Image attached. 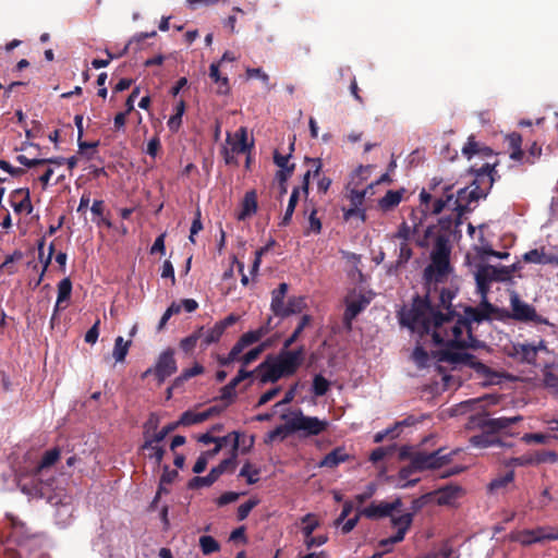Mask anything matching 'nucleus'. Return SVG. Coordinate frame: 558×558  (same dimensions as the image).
<instances>
[{"label": "nucleus", "instance_id": "obj_61", "mask_svg": "<svg viewBox=\"0 0 558 558\" xmlns=\"http://www.w3.org/2000/svg\"><path fill=\"white\" fill-rule=\"evenodd\" d=\"M198 341H201V337L198 336V331L196 330L191 336L182 339L180 345L182 350H184L185 352H190L196 347V343Z\"/></svg>", "mask_w": 558, "mask_h": 558}, {"label": "nucleus", "instance_id": "obj_16", "mask_svg": "<svg viewBox=\"0 0 558 558\" xmlns=\"http://www.w3.org/2000/svg\"><path fill=\"white\" fill-rule=\"evenodd\" d=\"M505 351L509 356L513 359L525 362V363H534L537 354L539 352H547V348L544 341H538L537 344L530 343H511L505 347Z\"/></svg>", "mask_w": 558, "mask_h": 558}, {"label": "nucleus", "instance_id": "obj_50", "mask_svg": "<svg viewBox=\"0 0 558 558\" xmlns=\"http://www.w3.org/2000/svg\"><path fill=\"white\" fill-rule=\"evenodd\" d=\"M408 425V421H402V422H399L397 423L393 427L391 428H388L384 432H379L377 433L375 436H374V441L375 442H380L385 439V437H388L390 436L391 438H395L399 435V430L403 427Z\"/></svg>", "mask_w": 558, "mask_h": 558}, {"label": "nucleus", "instance_id": "obj_8", "mask_svg": "<svg viewBox=\"0 0 558 558\" xmlns=\"http://www.w3.org/2000/svg\"><path fill=\"white\" fill-rule=\"evenodd\" d=\"M462 154L469 160H484V162L477 169L475 168V166H477L476 162L472 166L473 171L478 177L490 175V172L493 171L496 162L490 161V159L494 158V155L493 150L489 147L482 146L480 143L474 141L473 136H470L466 144L462 147Z\"/></svg>", "mask_w": 558, "mask_h": 558}, {"label": "nucleus", "instance_id": "obj_40", "mask_svg": "<svg viewBox=\"0 0 558 558\" xmlns=\"http://www.w3.org/2000/svg\"><path fill=\"white\" fill-rule=\"evenodd\" d=\"M90 211L95 216L94 220L97 226L112 227L111 221L105 216V205L102 201H94Z\"/></svg>", "mask_w": 558, "mask_h": 558}, {"label": "nucleus", "instance_id": "obj_6", "mask_svg": "<svg viewBox=\"0 0 558 558\" xmlns=\"http://www.w3.org/2000/svg\"><path fill=\"white\" fill-rule=\"evenodd\" d=\"M269 324H270V318L268 319L266 325H263L255 330H251V331L243 333L240 337V339L236 341V343L233 345V348L231 349L228 357L225 361H222V364H227V363L234 362V361H240L244 368L247 365H250L252 362H254L259 356V354L267 348V345H268L267 343L264 342V343L251 349L246 353H244V354H242V353L247 347L258 342L263 337H265L269 332V330H270Z\"/></svg>", "mask_w": 558, "mask_h": 558}, {"label": "nucleus", "instance_id": "obj_44", "mask_svg": "<svg viewBox=\"0 0 558 558\" xmlns=\"http://www.w3.org/2000/svg\"><path fill=\"white\" fill-rule=\"evenodd\" d=\"M219 452V446L217 448H214L211 450H208L206 452H203L198 459L196 460L194 466H193V472L196 473V474H199L202 472L205 471L207 464H208V461L214 458L217 453Z\"/></svg>", "mask_w": 558, "mask_h": 558}, {"label": "nucleus", "instance_id": "obj_13", "mask_svg": "<svg viewBox=\"0 0 558 558\" xmlns=\"http://www.w3.org/2000/svg\"><path fill=\"white\" fill-rule=\"evenodd\" d=\"M458 453V450L447 451L439 449L432 453L420 452L416 453V466L423 470H440L452 462V458Z\"/></svg>", "mask_w": 558, "mask_h": 558}, {"label": "nucleus", "instance_id": "obj_55", "mask_svg": "<svg viewBox=\"0 0 558 558\" xmlns=\"http://www.w3.org/2000/svg\"><path fill=\"white\" fill-rule=\"evenodd\" d=\"M477 250H478V255L482 258H485L486 256H494L499 259H507L510 256V254L508 252L494 251L489 244H483L482 246H477Z\"/></svg>", "mask_w": 558, "mask_h": 558}, {"label": "nucleus", "instance_id": "obj_29", "mask_svg": "<svg viewBox=\"0 0 558 558\" xmlns=\"http://www.w3.org/2000/svg\"><path fill=\"white\" fill-rule=\"evenodd\" d=\"M544 539H558V530L539 527L535 531H529L522 535L521 542L524 544H530Z\"/></svg>", "mask_w": 558, "mask_h": 558}, {"label": "nucleus", "instance_id": "obj_57", "mask_svg": "<svg viewBox=\"0 0 558 558\" xmlns=\"http://www.w3.org/2000/svg\"><path fill=\"white\" fill-rule=\"evenodd\" d=\"M329 389V381L322 375H316L313 380V391L316 396H323Z\"/></svg>", "mask_w": 558, "mask_h": 558}, {"label": "nucleus", "instance_id": "obj_33", "mask_svg": "<svg viewBox=\"0 0 558 558\" xmlns=\"http://www.w3.org/2000/svg\"><path fill=\"white\" fill-rule=\"evenodd\" d=\"M220 63H211L209 66V76L217 85V93L226 95L229 93V80L220 74Z\"/></svg>", "mask_w": 558, "mask_h": 558}, {"label": "nucleus", "instance_id": "obj_22", "mask_svg": "<svg viewBox=\"0 0 558 558\" xmlns=\"http://www.w3.org/2000/svg\"><path fill=\"white\" fill-rule=\"evenodd\" d=\"M222 410H223V408H219L216 405L210 407L206 410H202V411L190 410V411L184 412L181 415L179 424L184 425V426L198 424V423H202V422L208 420L209 417H213V416L219 414Z\"/></svg>", "mask_w": 558, "mask_h": 558}, {"label": "nucleus", "instance_id": "obj_10", "mask_svg": "<svg viewBox=\"0 0 558 558\" xmlns=\"http://www.w3.org/2000/svg\"><path fill=\"white\" fill-rule=\"evenodd\" d=\"M373 168L371 166H360L350 175V180L347 184L349 192V198L355 207L362 205L366 195L372 194L374 183L362 189V185L371 178Z\"/></svg>", "mask_w": 558, "mask_h": 558}, {"label": "nucleus", "instance_id": "obj_35", "mask_svg": "<svg viewBox=\"0 0 558 558\" xmlns=\"http://www.w3.org/2000/svg\"><path fill=\"white\" fill-rule=\"evenodd\" d=\"M251 376H252L251 372H247L245 369H240L236 377L233 378L229 385H227L226 387L222 388L221 400L228 401V403H229L234 397V389H235L236 385Z\"/></svg>", "mask_w": 558, "mask_h": 558}, {"label": "nucleus", "instance_id": "obj_5", "mask_svg": "<svg viewBox=\"0 0 558 558\" xmlns=\"http://www.w3.org/2000/svg\"><path fill=\"white\" fill-rule=\"evenodd\" d=\"M509 271L510 270L504 266L496 267L490 265H483L476 269L474 276L482 300L477 308H464V316L461 317L462 322H466L472 327L474 323H480L493 314L494 307L486 299L489 283L493 281L507 280L509 278Z\"/></svg>", "mask_w": 558, "mask_h": 558}, {"label": "nucleus", "instance_id": "obj_56", "mask_svg": "<svg viewBox=\"0 0 558 558\" xmlns=\"http://www.w3.org/2000/svg\"><path fill=\"white\" fill-rule=\"evenodd\" d=\"M514 474L512 471L507 472L505 475L499 476L492 481L489 484L490 490H498L504 487H506L508 484H510L513 481Z\"/></svg>", "mask_w": 558, "mask_h": 558}, {"label": "nucleus", "instance_id": "obj_48", "mask_svg": "<svg viewBox=\"0 0 558 558\" xmlns=\"http://www.w3.org/2000/svg\"><path fill=\"white\" fill-rule=\"evenodd\" d=\"M468 231L470 236L475 241L473 244V250L478 254L477 246H482L483 244H489L484 236V226H480L478 229L473 227L471 223L468 227Z\"/></svg>", "mask_w": 558, "mask_h": 558}, {"label": "nucleus", "instance_id": "obj_43", "mask_svg": "<svg viewBox=\"0 0 558 558\" xmlns=\"http://www.w3.org/2000/svg\"><path fill=\"white\" fill-rule=\"evenodd\" d=\"M471 442L474 447L489 448L499 445V439L496 435L483 434L472 437Z\"/></svg>", "mask_w": 558, "mask_h": 558}, {"label": "nucleus", "instance_id": "obj_53", "mask_svg": "<svg viewBox=\"0 0 558 558\" xmlns=\"http://www.w3.org/2000/svg\"><path fill=\"white\" fill-rule=\"evenodd\" d=\"M17 160L20 163L26 166V167H35L39 165H60L61 160L59 159H29L24 155L17 156Z\"/></svg>", "mask_w": 558, "mask_h": 558}, {"label": "nucleus", "instance_id": "obj_36", "mask_svg": "<svg viewBox=\"0 0 558 558\" xmlns=\"http://www.w3.org/2000/svg\"><path fill=\"white\" fill-rule=\"evenodd\" d=\"M290 155L281 156L278 153L275 154L274 160L275 163L280 168L277 173V178L279 181H287V179L292 174L294 165L289 163Z\"/></svg>", "mask_w": 558, "mask_h": 558}, {"label": "nucleus", "instance_id": "obj_64", "mask_svg": "<svg viewBox=\"0 0 558 558\" xmlns=\"http://www.w3.org/2000/svg\"><path fill=\"white\" fill-rule=\"evenodd\" d=\"M160 147H161L160 140L157 136H155L148 141L147 147H146V154H148L150 157L155 158L158 155Z\"/></svg>", "mask_w": 558, "mask_h": 558}, {"label": "nucleus", "instance_id": "obj_39", "mask_svg": "<svg viewBox=\"0 0 558 558\" xmlns=\"http://www.w3.org/2000/svg\"><path fill=\"white\" fill-rule=\"evenodd\" d=\"M506 142L508 143L509 148L511 149L510 157L513 160H520L523 156V151L521 149L522 137L518 133H511L506 136Z\"/></svg>", "mask_w": 558, "mask_h": 558}, {"label": "nucleus", "instance_id": "obj_12", "mask_svg": "<svg viewBox=\"0 0 558 558\" xmlns=\"http://www.w3.org/2000/svg\"><path fill=\"white\" fill-rule=\"evenodd\" d=\"M372 292L363 290H353L345 298L344 324L351 328L352 320L371 303Z\"/></svg>", "mask_w": 558, "mask_h": 558}, {"label": "nucleus", "instance_id": "obj_52", "mask_svg": "<svg viewBox=\"0 0 558 558\" xmlns=\"http://www.w3.org/2000/svg\"><path fill=\"white\" fill-rule=\"evenodd\" d=\"M22 173V169L13 168L9 162L0 160V182L7 181L9 177H19Z\"/></svg>", "mask_w": 558, "mask_h": 558}, {"label": "nucleus", "instance_id": "obj_54", "mask_svg": "<svg viewBox=\"0 0 558 558\" xmlns=\"http://www.w3.org/2000/svg\"><path fill=\"white\" fill-rule=\"evenodd\" d=\"M289 432L291 430L288 427V423L284 426H278L267 434L265 441L270 444L278 439L283 440L288 436Z\"/></svg>", "mask_w": 558, "mask_h": 558}, {"label": "nucleus", "instance_id": "obj_30", "mask_svg": "<svg viewBox=\"0 0 558 558\" xmlns=\"http://www.w3.org/2000/svg\"><path fill=\"white\" fill-rule=\"evenodd\" d=\"M349 459L350 456L347 453L345 449L343 447H338L328 454H326L324 459L318 463V466L335 469L339 464L348 461Z\"/></svg>", "mask_w": 558, "mask_h": 558}, {"label": "nucleus", "instance_id": "obj_49", "mask_svg": "<svg viewBox=\"0 0 558 558\" xmlns=\"http://www.w3.org/2000/svg\"><path fill=\"white\" fill-rule=\"evenodd\" d=\"M551 438L558 439V436L553 435L551 433H534V434H525L522 437V440L526 444H548Z\"/></svg>", "mask_w": 558, "mask_h": 558}, {"label": "nucleus", "instance_id": "obj_7", "mask_svg": "<svg viewBox=\"0 0 558 558\" xmlns=\"http://www.w3.org/2000/svg\"><path fill=\"white\" fill-rule=\"evenodd\" d=\"M426 228L422 229V218L417 216V213H413L410 221H404L391 236L392 244L399 251L397 259L399 265L407 263L411 258L412 250L410 242L415 241L417 244V239L423 238L421 231L424 232Z\"/></svg>", "mask_w": 558, "mask_h": 558}, {"label": "nucleus", "instance_id": "obj_31", "mask_svg": "<svg viewBox=\"0 0 558 558\" xmlns=\"http://www.w3.org/2000/svg\"><path fill=\"white\" fill-rule=\"evenodd\" d=\"M72 292V282L69 278L62 279L58 284V298L54 311L63 310L66 307Z\"/></svg>", "mask_w": 558, "mask_h": 558}, {"label": "nucleus", "instance_id": "obj_24", "mask_svg": "<svg viewBox=\"0 0 558 558\" xmlns=\"http://www.w3.org/2000/svg\"><path fill=\"white\" fill-rule=\"evenodd\" d=\"M10 203L14 211L17 214H31L33 206L29 198V191L27 189H17L10 195Z\"/></svg>", "mask_w": 558, "mask_h": 558}, {"label": "nucleus", "instance_id": "obj_11", "mask_svg": "<svg viewBox=\"0 0 558 558\" xmlns=\"http://www.w3.org/2000/svg\"><path fill=\"white\" fill-rule=\"evenodd\" d=\"M287 291L288 284L283 282L280 283L278 289L272 292L270 306L271 311L277 316L286 317L289 315L301 313L306 305L305 300L302 296H293L284 302Z\"/></svg>", "mask_w": 558, "mask_h": 558}, {"label": "nucleus", "instance_id": "obj_25", "mask_svg": "<svg viewBox=\"0 0 558 558\" xmlns=\"http://www.w3.org/2000/svg\"><path fill=\"white\" fill-rule=\"evenodd\" d=\"M198 440L205 445L214 444V448H217L219 446V451L227 442H232V454L236 456V451L240 446V434L231 433L223 437H214L207 433L199 436Z\"/></svg>", "mask_w": 558, "mask_h": 558}, {"label": "nucleus", "instance_id": "obj_14", "mask_svg": "<svg viewBox=\"0 0 558 558\" xmlns=\"http://www.w3.org/2000/svg\"><path fill=\"white\" fill-rule=\"evenodd\" d=\"M320 518L315 513H307L301 518L300 530L307 548L319 547L327 542L328 538L324 534L313 535L314 531L320 526Z\"/></svg>", "mask_w": 558, "mask_h": 558}, {"label": "nucleus", "instance_id": "obj_60", "mask_svg": "<svg viewBox=\"0 0 558 558\" xmlns=\"http://www.w3.org/2000/svg\"><path fill=\"white\" fill-rule=\"evenodd\" d=\"M23 254L15 251L13 254L7 256L5 260L0 265V270H7L9 275H13L15 269L11 266L12 263L20 260Z\"/></svg>", "mask_w": 558, "mask_h": 558}, {"label": "nucleus", "instance_id": "obj_62", "mask_svg": "<svg viewBox=\"0 0 558 558\" xmlns=\"http://www.w3.org/2000/svg\"><path fill=\"white\" fill-rule=\"evenodd\" d=\"M167 436V430H156V432H153L150 433L149 429H146L145 432V440H148V441H151L154 444H158V445H161L162 440L166 438Z\"/></svg>", "mask_w": 558, "mask_h": 558}, {"label": "nucleus", "instance_id": "obj_17", "mask_svg": "<svg viewBox=\"0 0 558 558\" xmlns=\"http://www.w3.org/2000/svg\"><path fill=\"white\" fill-rule=\"evenodd\" d=\"M391 524L397 530V532L389 538L381 541V545L396 544L401 542L411 523L413 521V514L409 511H400L398 507L390 514Z\"/></svg>", "mask_w": 558, "mask_h": 558}, {"label": "nucleus", "instance_id": "obj_45", "mask_svg": "<svg viewBox=\"0 0 558 558\" xmlns=\"http://www.w3.org/2000/svg\"><path fill=\"white\" fill-rule=\"evenodd\" d=\"M60 458V450L54 448L49 451H47L41 461L39 462L37 466V473H41L44 470L50 468Z\"/></svg>", "mask_w": 558, "mask_h": 558}, {"label": "nucleus", "instance_id": "obj_47", "mask_svg": "<svg viewBox=\"0 0 558 558\" xmlns=\"http://www.w3.org/2000/svg\"><path fill=\"white\" fill-rule=\"evenodd\" d=\"M199 547L204 555H210L220 549L219 543L209 535H204L199 538Z\"/></svg>", "mask_w": 558, "mask_h": 558}, {"label": "nucleus", "instance_id": "obj_58", "mask_svg": "<svg viewBox=\"0 0 558 558\" xmlns=\"http://www.w3.org/2000/svg\"><path fill=\"white\" fill-rule=\"evenodd\" d=\"M204 372L201 364H194L191 368L184 369L183 373L175 379V383H182Z\"/></svg>", "mask_w": 558, "mask_h": 558}, {"label": "nucleus", "instance_id": "obj_51", "mask_svg": "<svg viewBox=\"0 0 558 558\" xmlns=\"http://www.w3.org/2000/svg\"><path fill=\"white\" fill-rule=\"evenodd\" d=\"M240 475L245 477L248 484H254L259 478V469L251 463H245L241 469Z\"/></svg>", "mask_w": 558, "mask_h": 558}, {"label": "nucleus", "instance_id": "obj_27", "mask_svg": "<svg viewBox=\"0 0 558 558\" xmlns=\"http://www.w3.org/2000/svg\"><path fill=\"white\" fill-rule=\"evenodd\" d=\"M257 195L255 191H248L245 193L241 205L240 210L236 215L238 220H246L251 218L257 211Z\"/></svg>", "mask_w": 558, "mask_h": 558}, {"label": "nucleus", "instance_id": "obj_28", "mask_svg": "<svg viewBox=\"0 0 558 558\" xmlns=\"http://www.w3.org/2000/svg\"><path fill=\"white\" fill-rule=\"evenodd\" d=\"M400 505L399 501L396 502H380V504H372L365 509H363L362 514H364L367 518L375 519V518H383L386 515L391 514V512L395 510L396 507Z\"/></svg>", "mask_w": 558, "mask_h": 558}, {"label": "nucleus", "instance_id": "obj_2", "mask_svg": "<svg viewBox=\"0 0 558 558\" xmlns=\"http://www.w3.org/2000/svg\"><path fill=\"white\" fill-rule=\"evenodd\" d=\"M449 235L450 221H439L438 225L427 226L423 238L417 239V245L433 247L432 263L425 269L428 281H441L449 272Z\"/></svg>", "mask_w": 558, "mask_h": 558}, {"label": "nucleus", "instance_id": "obj_1", "mask_svg": "<svg viewBox=\"0 0 558 558\" xmlns=\"http://www.w3.org/2000/svg\"><path fill=\"white\" fill-rule=\"evenodd\" d=\"M400 322L422 342L413 351L412 359L418 367H427L435 361H448L474 369L484 385L499 383V374L469 354L466 349H477L482 343L472 335V327L460 315H438L430 305L416 299L400 312Z\"/></svg>", "mask_w": 558, "mask_h": 558}, {"label": "nucleus", "instance_id": "obj_4", "mask_svg": "<svg viewBox=\"0 0 558 558\" xmlns=\"http://www.w3.org/2000/svg\"><path fill=\"white\" fill-rule=\"evenodd\" d=\"M304 360L303 349L281 350L276 355H268L253 372L252 376L260 385L276 383L293 375Z\"/></svg>", "mask_w": 558, "mask_h": 558}, {"label": "nucleus", "instance_id": "obj_34", "mask_svg": "<svg viewBox=\"0 0 558 558\" xmlns=\"http://www.w3.org/2000/svg\"><path fill=\"white\" fill-rule=\"evenodd\" d=\"M142 450L144 456L151 460L156 465H159L165 456V449L161 445L154 444L151 441L145 440Z\"/></svg>", "mask_w": 558, "mask_h": 558}, {"label": "nucleus", "instance_id": "obj_26", "mask_svg": "<svg viewBox=\"0 0 558 558\" xmlns=\"http://www.w3.org/2000/svg\"><path fill=\"white\" fill-rule=\"evenodd\" d=\"M420 471H422V469L416 466V457L414 456L410 465L400 470L396 480V485L403 488L415 484L420 480L416 476V473Z\"/></svg>", "mask_w": 558, "mask_h": 558}, {"label": "nucleus", "instance_id": "obj_46", "mask_svg": "<svg viewBox=\"0 0 558 558\" xmlns=\"http://www.w3.org/2000/svg\"><path fill=\"white\" fill-rule=\"evenodd\" d=\"M544 383L546 387L558 393V366H547L545 368Z\"/></svg>", "mask_w": 558, "mask_h": 558}, {"label": "nucleus", "instance_id": "obj_63", "mask_svg": "<svg viewBox=\"0 0 558 558\" xmlns=\"http://www.w3.org/2000/svg\"><path fill=\"white\" fill-rule=\"evenodd\" d=\"M99 325L100 320H96V323L92 326V328L85 335V341L90 344H95L99 337Z\"/></svg>", "mask_w": 558, "mask_h": 558}, {"label": "nucleus", "instance_id": "obj_32", "mask_svg": "<svg viewBox=\"0 0 558 558\" xmlns=\"http://www.w3.org/2000/svg\"><path fill=\"white\" fill-rule=\"evenodd\" d=\"M197 331H198V336L201 337V343H202V345H205V347L217 342L223 335V330L221 329V326H218L217 323L213 327H209V328L202 327Z\"/></svg>", "mask_w": 558, "mask_h": 558}, {"label": "nucleus", "instance_id": "obj_59", "mask_svg": "<svg viewBox=\"0 0 558 558\" xmlns=\"http://www.w3.org/2000/svg\"><path fill=\"white\" fill-rule=\"evenodd\" d=\"M322 231V222L316 217V209H313L308 217V227L305 230V234L315 233L318 234Z\"/></svg>", "mask_w": 558, "mask_h": 558}, {"label": "nucleus", "instance_id": "obj_19", "mask_svg": "<svg viewBox=\"0 0 558 558\" xmlns=\"http://www.w3.org/2000/svg\"><path fill=\"white\" fill-rule=\"evenodd\" d=\"M177 371V363L174 360L173 350H166L160 353L154 369L149 368L145 372V376L150 373H155L158 377L159 381L165 380L167 377L171 376Z\"/></svg>", "mask_w": 558, "mask_h": 558}, {"label": "nucleus", "instance_id": "obj_42", "mask_svg": "<svg viewBox=\"0 0 558 558\" xmlns=\"http://www.w3.org/2000/svg\"><path fill=\"white\" fill-rule=\"evenodd\" d=\"M299 196H300V190L293 189V191L290 195V198H289V203H288L286 213L280 221L281 226H288L290 223L293 213H294V209H295V206L299 202Z\"/></svg>", "mask_w": 558, "mask_h": 558}, {"label": "nucleus", "instance_id": "obj_41", "mask_svg": "<svg viewBox=\"0 0 558 558\" xmlns=\"http://www.w3.org/2000/svg\"><path fill=\"white\" fill-rule=\"evenodd\" d=\"M131 344V341H125L121 336L116 338L114 347L112 350V356L116 362L120 363L124 361Z\"/></svg>", "mask_w": 558, "mask_h": 558}, {"label": "nucleus", "instance_id": "obj_18", "mask_svg": "<svg viewBox=\"0 0 558 558\" xmlns=\"http://www.w3.org/2000/svg\"><path fill=\"white\" fill-rule=\"evenodd\" d=\"M510 303L512 315L515 319L522 322L547 324V320L537 315L535 308L532 305L521 301L518 294H511Z\"/></svg>", "mask_w": 558, "mask_h": 558}, {"label": "nucleus", "instance_id": "obj_15", "mask_svg": "<svg viewBox=\"0 0 558 558\" xmlns=\"http://www.w3.org/2000/svg\"><path fill=\"white\" fill-rule=\"evenodd\" d=\"M251 146L252 143L248 142L245 128H240L233 134H228L226 145L223 147V156L226 162H233L235 155L247 151Z\"/></svg>", "mask_w": 558, "mask_h": 558}, {"label": "nucleus", "instance_id": "obj_38", "mask_svg": "<svg viewBox=\"0 0 558 558\" xmlns=\"http://www.w3.org/2000/svg\"><path fill=\"white\" fill-rule=\"evenodd\" d=\"M547 459L555 460L556 454L553 452H547V453L536 454V456L529 454V456L514 458L511 460V462L515 465H530V464L546 461Z\"/></svg>", "mask_w": 558, "mask_h": 558}, {"label": "nucleus", "instance_id": "obj_23", "mask_svg": "<svg viewBox=\"0 0 558 558\" xmlns=\"http://www.w3.org/2000/svg\"><path fill=\"white\" fill-rule=\"evenodd\" d=\"M462 496L458 486H447L429 495L432 501L439 506H451Z\"/></svg>", "mask_w": 558, "mask_h": 558}, {"label": "nucleus", "instance_id": "obj_21", "mask_svg": "<svg viewBox=\"0 0 558 558\" xmlns=\"http://www.w3.org/2000/svg\"><path fill=\"white\" fill-rule=\"evenodd\" d=\"M235 454H232L229 459L223 460L218 466L211 469L208 475L202 477H195L191 481V487H203L210 486L218 477L227 470L234 469Z\"/></svg>", "mask_w": 558, "mask_h": 558}, {"label": "nucleus", "instance_id": "obj_9", "mask_svg": "<svg viewBox=\"0 0 558 558\" xmlns=\"http://www.w3.org/2000/svg\"><path fill=\"white\" fill-rule=\"evenodd\" d=\"M286 422L291 432H302L305 436L319 435L329 426L327 420L304 415L302 411L292 412L286 417Z\"/></svg>", "mask_w": 558, "mask_h": 558}, {"label": "nucleus", "instance_id": "obj_37", "mask_svg": "<svg viewBox=\"0 0 558 558\" xmlns=\"http://www.w3.org/2000/svg\"><path fill=\"white\" fill-rule=\"evenodd\" d=\"M403 191H388L386 195L379 199L378 206L387 211L398 206L402 199Z\"/></svg>", "mask_w": 558, "mask_h": 558}, {"label": "nucleus", "instance_id": "obj_3", "mask_svg": "<svg viewBox=\"0 0 558 558\" xmlns=\"http://www.w3.org/2000/svg\"><path fill=\"white\" fill-rule=\"evenodd\" d=\"M484 194L480 192L478 186L473 183L466 187L460 189L454 197L452 194H448L446 199L436 198L425 190L420 193V207L421 215H438L444 210L451 211L449 219H441L440 221H450L452 219L459 220L465 210L469 209L473 202L483 197Z\"/></svg>", "mask_w": 558, "mask_h": 558}, {"label": "nucleus", "instance_id": "obj_20", "mask_svg": "<svg viewBox=\"0 0 558 558\" xmlns=\"http://www.w3.org/2000/svg\"><path fill=\"white\" fill-rule=\"evenodd\" d=\"M522 262L535 265H553L558 267V252L551 253L545 246H539L525 252Z\"/></svg>", "mask_w": 558, "mask_h": 558}]
</instances>
